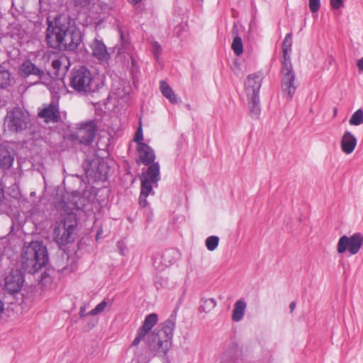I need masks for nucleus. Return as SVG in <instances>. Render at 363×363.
Returning <instances> with one entry per match:
<instances>
[{
    "label": "nucleus",
    "instance_id": "53",
    "mask_svg": "<svg viewBox=\"0 0 363 363\" xmlns=\"http://www.w3.org/2000/svg\"><path fill=\"white\" fill-rule=\"evenodd\" d=\"M18 73L21 77H23V64L18 65Z\"/></svg>",
    "mask_w": 363,
    "mask_h": 363
},
{
    "label": "nucleus",
    "instance_id": "26",
    "mask_svg": "<svg viewBox=\"0 0 363 363\" xmlns=\"http://www.w3.org/2000/svg\"><path fill=\"white\" fill-rule=\"evenodd\" d=\"M249 98V113L252 118H257L261 112L259 96H247Z\"/></svg>",
    "mask_w": 363,
    "mask_h": 363
},
{
    "label": "nucleus",
    "instance_id": "51",
    "mask_svg": "<svg viewBox=\"0 0 363 363\" xmlns=\"http://www.w3.org/2000/svg\"><path fill=\"white\" fill-rule=\"evenodd\" d=\"M357 67L359 70L363 71V57L357 61Z\"/></svg>",
    "mask_w": 363,
    "mask_h": 363
},
{
    "label": "nucleus",
    "instance_id": "23",
    "mask_svg": "<svg viewBox=\"0 0 363 363\" xmlns=\"http://www.w3.org/2000/svg\"><path fill=\"white\" fill-rule=\"evenodd\" d=\"M232 33L235 37L231 45V48L235 55L240 56L243 53V43L242 38L238 35V28L235 24H234L233 27Z\"/></svg>",
    "mask_w": 363,
    "mask_h": 363
},
{
    "label": "nucleus",
    "instance_id": "20",
    "mask_svg": "<svg viewBox=\"0 0 363 363\" xmlns=\"http://www.w3.org/2000/svg\"><path fill=\"white\" fill-rule=\"evenodd\" d=\"M14 161V153L11 149L0 145V168L9 169Z\"/></svg>",
    "mask_w": 363,
    "mask_h": 363
},
{
    "label": "nucleus",
    "instance_id": "27",
    "mask_svg": "<svg viewBox=\"0 0 363 363\" xmlns=\"http://www.w3.org/2000/svg\"><path fill=\"white\" fill-rule=\"evenodd\" d=\"M43 74V70L33 64L30 60H24V78L30 74L36 75L40 78Z\"/></svg>",
    "mask_w": 363,
    "mask_h": 363
},
{
    "label": "nucleus",
    "instance_id": "9",
    "mask_svg": "<svg viewBox=\"0 0 363 363\" xmlns=\"http://www.w3.org/2000/svg\"><path fill=\"white\" fill-rule=\"evenodd\" d=\"M7 238L8 247L13 252L19 254V262H23V226L21 223H13Z\"/></svg>",
    "mask_w": 363,
    "mask_h": 363
},
{
    "label": "nucleus",
    "instance_id": "7",
    "mask_svg": "<svg viewBox=\"0 0 363 363\" xmlns=\"http://www.w3.org/2000/svg\"><path fill=\"white\" fill-rule=\"evenodd\" d=\"M363 245V235L360 233H355L348 237L346 235L341 236L337 242V250L339 254H343L347 250L354 255L359 252Z\"/></svg>",
    "mask_w": 363,
    "mask_h": 363
},
{
    "label": "nucleus",
    "instance_id": "35",
    "mask_svg": "<svg viewBox=\"0 0 363 363\" xmlns=\"http://www.w3.org/2000/svg\"><path fill=\"white\" fill-rule=\"evenodd\" d=\"M219 237L216 235H211L206 239L205 245L208 250L214 251L218 246Z\"/></svg>",
    "mask_w": 363,
    "mask_h": 363
},
{
    "label": "nucleus",
    "instance_id": "24",
    "mask_svg": "<svg viewBox=\"0 0 363 363\" xmlns=\"http://www.w3.org/2000/svg\"><path fill=\"white\" fill-rule=\"evenodd\" d=\"M246 307L247 303L244 300L237 301L233 310L232 320L235 322L240 321L243 318Z\"/></svg>",
    "mask_w": 363,
    "mask_h": 363
},
{
    "label": "nucleus",
    "instance_id": "10",
    "mask_svg": "<svg viewBox=\"0 0 363 363\" xmlns=\"http://www.w3.org/2000/svg\"><path fill=\"white\" fill-rule=\"evenodd\" d=\"M20 267L11 268L5 277V290L10 294H16L23 287V262H19Z\"/></svg>",
    "mask_w": 363,
    "mask_h": 363
},
{
    "label": "nucleus",
    "instance_id": "16",
    "mask_svg": "<svg viewBox=\"0 0 363 363\" xmlns=\"http://www.w3.org/2000/svg\"><path fill=\"white\" fill-rule=\"evenodd\" d=\"M90 48L93 56L100 62H108L111 55L108 52L107 47L102 39L96 37L91 43Z\"/></svg>",
    "mask_w": 363,
    "mask_h": 363
},
{
    "label": "nucleus",
    "instance_id": "32",
    "mask_svg": "<svg viewBox=\"0 0 363 363\" xmlns=\"http://www.w3.org/2000/svg\"><path fill=\"white\" fill-rule=\"evenodd\" d=\"M13 79L11 72L4 66L0 65V89L6 88Z\"/></svg>",
    "mask_w": 363,
    "mask_h": 363
},
{
    "label": "nucleus",
    "instance_id": "12",
    "mask_svg": "<svg viewBox=\"0 0 363 363\" xmlns=\"http://www.w3.org/2000/svg\"><path fill=\"white\" fill-rule=\"evenodd\" d=\"M4 123L9 131L18 133L23 130V109L16 106L11 110L7 111Z\"/></svg>",
    "mask_w": 363,
    "mask_h": 363
},
{
    "label": "nucleus",
    "instance_id": "45",
    "mask_svg": "<svg viewBox=\"0 0 363 363\" xmlns=\"http://www.w3.org/2000/svg\"><path fill=\"white\" fill-rule=\"evenodd\" d=\"M147 196H143L140 194L138 198V203L140 207L146 208L149 205V203L147 199Z\"/></svg>",
    "mask_w": 363,
    "mask_h": 363
},
{
    "label": "nucleus",
    "instance_id": "62",
    "mask_svg": "<svg viewBox=\"0 0 363 363\" xmlns=\"http://www.w3.org/2000/svg\"><path fill=\"white\" fill-rule=\"evenodd\" d=\"M24 112H26L28 113V111L26 109L24 108Z\"/></svg>",
    "mask_w": 363,
    "mask_h": 363
},
{
    "label": "nucleus",
    "instance_id": "37",
    "mask_svg": "<svg viewBox=\"0 0 363 363\" xmlns=\"http://www.w3.org/2000/svg\"><path fill=\"white\" fill-rule=\"evenodd\" d=\"M292 43H293V33L292 32L288 33L281 45V50H292Z\"/></svg>",
    "mask_w": 363,
    "mask_h": 363
},
{
    "label": "nucleus",
    "instance_id": "31",
    "mask_svg": "<svg viewBox=\"0 0 363 363\" xmlns=\"http://www.w3.org/2000/svg\"><path fill=\"white\" fill-rule=\"evenodd\" d=\"M199 303V313H208L217 305V302L214 298H206L204 297H201Z\"/></svg>",
    "mask_w": 363,
    "mask_h": 363
},
{
    "label": "nucleus",
    "instance_id": "38",
    "mask_svg": "<svg viewBox=\"0 0 363 363\" xmlns=\"http://www.w3.org/2000/svg\"><path fill=\"white\" fill-rule=\"evenodd\" d=\"M106 306H107V302H106V299H104L102 301H101L99 303H98L94 307V308H93L92 310L89 311L88 314L90 315H96L99 313H101L104 311Z\"/></svg>",
    "mask_w": 363,
    "mask_h": 363
},
{
    "label": "nucleus",
    "instance_id": "30",
    "mask_svg": "<svg viewBox=\"0 0 363 363\" xmlns=\"http://www.w3.org/2000/svg\"><path fill=\"white\" fill-rule=\"evenodd\" d=\"M178 251L174 248L166 250L162 255V262L165 266L173 264L178 258Z\"/></svg>",
    "mask_w": 363,
    "mask_h": 363
},
{
    "label": "nucleus",
    "instance_id": "34",
    "mask_svg": "<svg viewBox=\"0 0 363 363\" xmlns=\"http://www.w3.org/2000/svg\"><path fill=\"white\" fill-rule=\"evenodd\" d=\"M349 123L352 125L358 126L363 123V109L359 108L353 113L349 120Z\"/></svg>",
    "mask_w": 363,
    "mask_h": 363
},
{
    "label": "nucleus",
    "instance_id": "49",
    "mask_svg": "<svg viewBox=\"0 0 363 363\" xmlns=\"http://www.w3.org/2000/svg\"><path fill=\"white\" fill-rule=\"evenodd\" d=\"M4 198V188L1 186V184L0 183V206L2 205Z\"/></svg>",
    "mask_w": 363,
    "mask_h": 363
},
{
    "label": "nucleus",
    "instance_id": "36",
    "mask_svg": "<svg viewBox=\"0 0 363 363\" xmlns=\"http://www.w3.org/2000/svg\"><path fill=\"white\" fill-rule=\"evenodd\" d=\"M128 2L135 7V11L138 13H143L147 10L146 4L143 0H127Z\"/></svg>",
    "mask_w": 363,
    "mask_h": 363
},
{
    "label": "nucleus",
    "instance_id": "43",
    "mask_svg": "<svg viewBox=\"0 0 363 363\" xmlns=\"http://www.w3.org/2000/svg\"><path fill=\"white\" fill-rule=\"evenodd\" d=\"M72 196V199L70 200V201H66L65 199H63L62 203L64 201H65V202H74V201H77V204H78V206L79 207V210L82 209V206H83L84 205L81 204V206H80L79 204V201L82 199V198L80 196V195L77 191H75L74 194H73Z\"/></svg>",
    "mask_w": 363,
    "mask_h": 363
},
{
    "label": "nucleus",
    "instance_id": "60",
    "mask_svg": "<svg viewBox=\"0 0 363 363\" xmlns=\"http://www.w3.org/2000/svg\"><path fill=\"white\" fill-rule=\"evenodd\" d=\"M199 3H203V0H196Z\"/></svg>",
    "mask_w": 363,
    "mask_h": 363
},
{
    "label": "nucleus",
    "instance_id": "48",
    "mask_svg": "<svg viewBox=\"0 0 363 363\" xmlns=\"http://www.w3.org/2000/svg\"><path fill=\"white\" fill-rule=\"evenodd\" d=\"M86 306H80L79 308V315L81 318H85L86 316L87 315H89L88 314V313H86Z\"/></svg>",
    "mask_w": 363,
    "mask_h": 363
},
{
    "label": "nucleus",
    "instance_id": "46",
    "mask_svg": "<svg viewBox=\"0 0 363 363\" xmlns=\"http://www.w3.org/2000/svg\"><path fill=\"white\" fill-rule=\"evenodd\" d=\"M76 6L85 7L89 5L91 0H72Z\"/></svg>",
    "mask_w": 363,
    "mask_h": 363
},
{
    "label": "nucleus",
    "instance_id": "59",
    "mask_svg": "<svg viewBox=\"0 0 363 363\" xmlns=\"http://www.w3.org/2000/svg\"><path fill=\"white\" fill-rule=\"evenodd\" d=\"M30 196H35V192H34V191L31 192V193H30Z\"/></svg>",
    "mask_w": 363,
    "mask_h": 363
},
{
    "label": "nucleus",
    "instance_id": "4",
    "mask_svg": "<svg viewBox=\"0 0 363 363\" xmlns=\"http://www.w3.org/2000/svg\"><path fill=\"white\" fill-rule=\"evenodd\" d=\"M46 21L48 27L45 31V42L50 48L56 50L57 48H61L64 45L63 38L67 30L70 17L58 14L52 20L50 16L47 17Z\"/></svg>",
    "mask_w": 363,
    "mask_h": 363
},
{
    "label": "nucleus",
    "instance_id": "19",
    "mask_svg": "<svg viewBox=\"0 0 363 363\" xmlns=\"http://www.w3.org/2000/svg\"><path fill=\"white\" fill-rule=\"evenodd\" d=\"M141 162L145 165L155 163L156 155L154 150L147 144H143V146H138Z\"/></svg>",
    "mask_w": 363,
    "mask_h": 363
},
{
    "label": "nucleus",
    "instance_id": "15",
    "mask_svg": "<svg viewBox=\"0 0 363 363\" xmlns=\"http://www.w3.org/2000/svg\"><path fill=\"white\" fill-rule=\"evenodd\" d=\"M41 118H44L46 123H58L61 120L57 101H52L50 104L38 113Z\"/></svg>",
    "mask_w": 363,
    "mask_h": 363
},
{
    "label": "nucleus",
    "instance_id": "52",
    "mask_svg": "<svg viewBox=\"0 0 363 363\" xmlns=\"http://www.w3.org/2000/svg\"><path fill=\"white\" fill-rule=\"evenodd\" d=\"M152 217H153V212L152 210H150V212L147 215V220L148 222L151 221L152 220Z\"/></svg>",
    "mask_w": 363,
    "mask_h": 363
},
{
    "label": "nucleus",
    "instance_id": "21",
    "mask_svg": "<svg viewBox=\"0 0 363 363\" xmlns=\"http://www.w3.org/2000/svg\"><path fill=\"white\" fill-rule=\"evenodd\" d=\"M147 169L145 174H143L140 177L149 179L155 187H157L158 182L161 179L160 165L158 162L147 165Z\"/></svg>",
    "mask_w": 363,
    "mask_h": 363
},
{
    "label": "nucleus",
    "instance_id": "58",
    "mask_svg": "<svg viewBox=\"0 0 363 363\" xmlns=\"http://www.w3.org/2000/svg\"><path fill=\"white\" fill-rule=\"evenodd\" d=\"M89 328H93L94 327V325H95V324L93 323H89Z\"/></svg>",
    "mask_w": 363,
    "mask_h": 363
},
{
    "label": "nucleus",
    "instance_id": "47",
    "mask_svg": "<svg viewBox=\"0 0 363 363\" xmlns=\"http://www.w3.org/2000/svg\"><path fill=\"white\" fill-rule=\"evenodd\" d=\"M116 245H117L118 249L120 251V254L122 255H124L125 254V250H126V246H125V243L123 241L120 240V241L117 242Z\"/></svg>",
    "mask_w": 363,
    "mask_h": 363
},
{
    "label": "nucleus",
    "instance_id": "1",
    "mask_svg": "<svg viewBox=\"0 0 363 363\" xmlns=\"http://www.w3.org/2000/svg\"><path fill=\"white\" fill-rule=\"evenodd\" d=\"M54 271L43 240L31 241L28 245L24 241V275H33L38 284L43 288L52 284Z\"/></svg>",
    "mask_w": 363,
    "mask_h": 363
},
{
    "label": "nucleus",
    "instance_id": "22",
    "mask_svg": "<svg viewBox=\"0 0 363 363\" xmlns=\"http://www.w3.org/2000/svg\"><path fill=\"white\" fill-rule=\"evenodd\" d=\"M118 31L120 35V47L116 45L115 48H118V54H123L126 52L130 48V42L129 38V33H126L123 30L121 26L118 25Z\"/></svg>",
    "mask_w": 363,
    "mask_h": 363
},
{
    "label": "nucleus",
    "instance_id": "11",
    "mask_svg": "<svg viewBox=\"0 0 363 363\" xmlns=\"http://www.w3.org/2000/svg\"><path fill=\"white\" fill-rule=\"evenodd\" d=\"M158 321L157 313H152L145 316L143 325L138 329L136 336L131 342L130 347H139L140 342L145 340L150 331Z\"/></svg>",
    "mask_w": 363,
    "mask_h": 363
},
{
    "label": "nucleus",
    "instance_id": "56",
    "mask_svg": "<svg viewBox=\"0 0 363 363\" xmlns=\"http://www.w3.org/2000/svg\"><path fill=\"white\" fill-rule=\"evenodd\" d=\"M337 108L335 107L333 108V115H334V116H335L337 115Z\"/></svg>",
    "mask_w": 363,
    "mask_h": 363
},
{
    "label": "nucleus",
    "instance_id": "61",
    "mask_svg": "<svg viewBox=\"0 0 363 363\" xmlns=\"http://www.w3.org/2000/svg\"><path fill=\"white\" fill-rule=\"evenodd\" d=\"M134 63H135V60H132V64L134 65Z\"/></svg>",
    "mask_w": 363,
    "mask_h": 363
},
{
    "label": "nucleus",
    "instance_id": "17",
    "mask_svg": "<svg viewBox=\"0 0 363 363\" xmlns=\"http://www.w3.org/2000/svg\"><path fill=\"white\" fill-rule=\"evenodd\" d=\"M262 79L259 74H252L247 76L245 81V89L247 96H259Z\"/></svg>",
    "mask_w": 363,
    "mask_h": 363
},
{
    "label": "nucleus",
    "instance_id": "39",
    "mask_svg": "<svg viewBox=\"0 0 363 363\" xmlns=\"http://www.w3.org/2000/svg\"><path fill=\"white\" fill-rule=\"evenodd\" d=\"M143 130L141 122H140V125L135 133L134 140L138 144V146H143V144H145L143 143Z\"/></svg>",
    "mask_w": 363,
    "mask_h": 363
},
{
    "label": "nucleus",
    "instance_id": "3",
    "mask_svg": "<svg viewBox=\"0 0 363 363\" xmlns=\"http://www.w3.org/2000/svg\"><path fill=\"white\" fill-rule=\"evenodd\" d=\"M69 86L79 94L88 96L101 88L99 79L84 65L74 67L69 72Z\"/></svg>",
    "mask_w": 363,
    "mask_h": 363
},
{
    "label": "nucleus",
    "instance_id": "14",
    "mask_svg": "<svg viewBox=\"0 0 363 363\" xmlns=\"http://www.w3.org/2000/svg\"><path fill=\"white\" fill-rule=\"evenodd\" d=\"M281 87L284 95H286L287 99L291 101L297 89L295 86L296 72L294 70L281 72Z\"/></svg>",
    "mask_w": 363,
    "mask_h": 363
},
{
    "label": "nucleus",
    "instance_id": "33",
    "mask_svg": "<svg viewBox=\"0 0 363 363\" xmlns=\"http://www.w3.org/2000/svg\"><path fill=\"white\" fill-rule=\"evenodd\" d=\"M140 179V194L143 196H149L150 194L154 195L155 191L153 190V186H155V184H153L149 179L147 178H141Z\"/></svg>",
    "mask_w": 363,
    "mask_h": 363
},
{
    "label": "nucleus",
    "instance_id": "41",
    "mask_svg": "<svg viewBox=\"0 0 363 363\" xmlns=\"http://www.w3.org/2000/svg\"><path fill=\"white\" fill-rule=\"evenodd\" d=\"M308 6L312 13H316L320 8V0H309Z\"/></svg>",
    "mask_w": 363,
    "mask_h": 363
},
{
    "label": "nucleus",
    "instance_id": "40",
    "mask_svg": "<svg viewBox=\"0 0 363 363\" xmlns=\"http://www.w3.org/2000/svg\"><path fill=\"white\" fill-rule=\"evenodd\" d=\"M152 54L156 60H158L162 54V47L157 41L152 43Z\"/></svg>",
    "mask_w": 363,
    "mask_h": 363
},
{
    "label": "nucleus",
    "instance_id": "13",
    "mask_svg": "<svg viewBox=\"0 0 363 363\" xmlns=\"http://www.w3.org/2000/svg\"><path fill=\"white\" fill-rule=\"evenodd\" d=\"M242 347L236 341H231L221 355L220 363H242Z\"/></svg>",
    "mask_w": 363,
    "mask_h": 363
},
{
    "label": "nucleus",
    "instance_id": "42",
    "mask_svg": "<svg viewBox=\"0 0 363 363\" xmlns=\"http://www.w3.org/2000/svg\"><path fill=\"white\" fill-rule=\"evenodd\" d=\"M330 4L333 9H340L344 6V0H330Z\"/></svg>",
    "mask_w": 363,
    "mask_h": 363
},
{
    "label": "nucleus",
    "instance_id": "8",
    "mask_svg": "<svg viewBox=\"0 0 363 363\" xmlns=\"http://www.w3.org/2000/svg\"><path fill=\"white\" fill-rule=\"evenodd\" d=\"M76 129L82 139L84 146H90L99 130V120L92 119L76 123Z\"/></svg>",
    "mask_w": 363,
    "mask_h": 363
},
{
    "label": "nucleus",
    "instance_id": "57",
    "mask_svg": "<svg viewBox=\"0 0 363 363\" xmlns=\"http://www.w3.org/2000/svg\"><path fill=\"white\" fill-rule=\"evenodd\" d=\"M21 158H17V162H18V165H19L20 167L21 166Z\"/></svg>",
    "mask_w": 363,
    "mask_h": 363
},
{
    "label": "nucleus",
    "instance_id": "5",
    "mask_svg": "<svg viewBox=\"0 0 363 363\" xmlns=\"http://www.w3.org/2000/svg\"><path fill=\"white\" fill-rule=\"evenodd\" d=\"M85 172L94 182H105L108 177L109 166L103 158H96L89 161Z\"/></svg>",
    "mask_w": 363,
    "mask_h": 363
},
{
    "label": "nucleus",
    "instance_id": "54",
    "mask_svg": "<svg viewBox=\"0 0 363 363\" xmlns=\"http://www.w3.org/2000/svg\"><path fill=\"white\" fill-rule=\"evenodd\" d=\"M295 307H296V303L294 301L291 302V303L289 305L291 311H293L294 310Z\"/></svg>",
    "mask_w": 363,
    "mask_h": 363
},
{
    "label": "nucleus",
    "instance_id": "28",
    "mask_svg": "<svg viewBox=\"0 0 363 363\" xmlns=\"http://www.w3.org/2000/svg\"><path fill=\"white\" fill-rule=\"evenodd\" d=\"M160 89L162 95L167 98L170 103L172 104L178 103L177 95L174 93L171 86L164 80L160 82Z\"/></svg>",
    "mask_w": 363,
    "mask_h": 363
},
{
    "label": "nucleus",
    "instance_id": "29",
    "mask_svg": "<svg viewBox=\"0 0 363 363\" xmlns=\"http://www.w3.org/2000/svg\"><path fill=\"white\" fill-rule=\"evenodd\" d=\"M282 55L281 57V70L280 72H284L285 71L294 70L291 54L292 50H281Z\"/></svg>",
    "mask_w": 363,
    "mask_h": 363
},
{
    "label": "nucleus",
    "instance_id": "25",
    "mask_svg": "<svg viewBox=\"0 0 363 363\" xmlns=\"http://www.w3.org/2000/svg\"><path fill=\"white\" fill-rule=\"evenodd\" d=\"M64 140L72 147H78L83 145L82 139L79 132L68 130L64 134Z\"/></svg>",
    "mask_w": 363,
    "mask_h": 363
},
{
    "label": "nucleus",
    "instance_id": "55",
    "mask_svg": "<svg viewBox=\"0 0 363 363\" xmlns=\"http://www.w3.org/2000/svg\"><path fill=\"white\" fill-rule=\"evenodd\" d=\"M101 233H102V229H100V230H98V232L96 233V240L99 239V237H100Z\"/></svg>",
    "mask_w": 363,
    "mask_h": 363
},
{
    "label": "nucleus",
    "instance_id": "6",
    "mask_svg": "<svg viewBox=\"0 0 363 363\" xmlns=\"http://www.w3.org/2000/svg\"><path fill=\"white\" fill-rule=\"evenodd\" d=\"M67 30L64 35L63 45L57 48L56 51H74L79 46L82 40V34L80 29L75 25H72L71 21L67 24Z\"/></svg>",
    "mask_w": 363,
    "mask_h": 363
},
{
    "label": "nucleus",
    "instance_id": "50",
    "mask_svg": "<svg viewBox=\"0 0 363 363\" xmlns=\"http://www.w3.org/2000/svg\"><path fill=\"white\" fill-rule=\"evenodd\" d=\"M52 66L54 69H58L61 67V62L59 60H54L52 62Z\"/></svg>",
    "mask_w": 363,
    "mask_h": 363
},
{
    "label": "nucleus",
    "instance_id": "2",
    "mask_svg": "<svg viewBox=\"0 0 363 363\" xmlns=\"http://www.w3.org/2000/svg\"><path fill=\"white\" fill-rule=\"evenodd\" d=\"M79 207L77 201L63 202V218L53 230V238L59 246H65L71 241L72 235L78 225L77 213Z\"/></svg>",
    "mask_w": 363,
    "mask_h": 363
},
{
    "label": "nucleus",
    "instance_id": "18",
    "mask_svg": "<svg viewBox=\"0 0 363 363\" xmlns=\"http://www.w3.org/2000/svg\"><path fill=\"white\" fill-rule=\"evenodd\" d=\"M357 144L356 137L349 130H346L340 141V147L342 151L347 154H351L355 149Z\"/></svg>",
    "mask_w": 363,
    "mask_h": 363
},
{
    "label": "nucleus",
    "instance_id": "44",
    "mask_svg": "<svg viewBox=\"0 0 363 363\" xmlns=\"http://www.w3.org/2000/svg\"><path fill=\"white\" fill-rule=\"evenodd\" d=\"M155 286H156L157 289H160L161 288H163L164 284H166L167 281L163 279L161 277H156L154 279Z\"/></svg>",
    "mask_w": 363,
    "mask_h": 363
}]
</instances>
